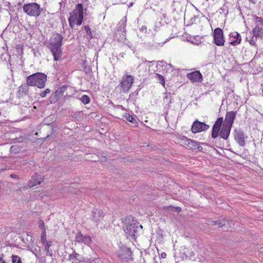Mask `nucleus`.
Wrapping results in <instances>:
<instances>
[{
	"label": "nucleus",
	"instance_id": "28",
	"mask_svg": "<svg viewBox=\"0 0 263 263\" xmlns=\"http://www.w3.org/2000/svg\"><path fill=\"white\" fill-rule=\"evenodd\" d=\"M50 92V90L49 89V88H47L44 91H42L40 93V96L42 97V98H44L46 96L47 94H48Z\"/></svg>",
	"mask_w": 263,
	"mask_h": 263
},
{
	"label": "nucleus",
	"instance_id": "7",
	"mask_svg": "<svg viewBox=\"0 0 263 263\" xmlns=\"http://www.w3.org/2000/svg\"><path fill=\"white\" fill-rule=\"evenodd\" d=\"M23 8L24 12L31 16L37 17L41 14V8L40 6L35 3L25 4Z\"/></svg>",
	"mask_w": 263,
	"mask_h": 263
},
{
	"label": "nucleus",
	"instance_id": "17",
	"mask_svg": "<svg viewBox=\"0 0 263 263\" xmlns=\"http://www.w3.org/2000/svg\"><path fill=\"white\" fill-rule=\"evenodd\" d=\"M235 139L236 140V141L240 146H243L245 145V136L243 133L241 131H235Z\"/></svg>",
	"mask_w": 263,
	"mask_h": 263
},
{
	"label": "nucleus",
	"instance_id": "37",
	"mask_svg": "<svg viewBox=\"0 0 263 263\" xmlns=\"http://www.w3.org/2000/svg\"><path fill=\"white\" fill-rule=\"evenodd\" d=\"M166 253H162L161 254V257H162V258H165V257H166Z\"/></svg>",
	"mask_w": 263,
	"mask_h": 263
},
{
	"label": "nucleus",
	"instance_id": "36",
	"mask_svg": "<svg viewBox=\"0 0 263 263\" xmlns=\"http://www.w3.org/2000/svg\"><path fill=\"white\" fill-rule=\"evenodd\" d=\"M251 3L253 4H256L258 0H249Z\"/></svg>",
	"mask_w": 263,
	"mask_h": 263
},
{
	"label": "nucleus",
	"instance_id": "8",
	"mask_svg": "<svg viewBox=\"0 0 263 263\" xmlns=\"http://www.w3.org/2000/svg\"><path fill=\"white\" fill-rule=\"evenodd\" d=\"M133 83V77L130 74L126 73L122 77L120 82L119 87H120V90L122 91L127 92L132 88Z\"/></svg>",
	"mask_w": 263,
	"mask_h": 263
},
{
	"label": "nucleus",
	"instance_id": "20",
	"mask_svg": "<svg viewBox=\"0 0 263 263\" xmlns=\"http://www.w3.org/2000/svg\"><path fill=\"white\" fill-rule=\"evenodd\" d=\"M232 221H230L227 219H223L222 220H219L217 221H214L213 225H218L219 227L222 228L224 227H230L235 228L234 227L231 226Z\"/></svg>",
	"mask_w": 263,
	"mask_h": 263
},
{
	"label": "nucleus",
	"instance_id": "5",
	"mask_svg": "<svg viewBox=\"0 0 263 263\" xmlns=\"http://www.w3.org/2000/svg\"><path fill=\"white\" fill-rule=\"evenodd\" d=\"M124 231L127 238L134 240L139 231V223L131 217L130 218H128V221L125 223Z\"/></svg>",
	"mask_w": 263,
	"mask_h": 263
},
{
	"label": "nucleus",
	"instance_id": "22",
	"mask_svg": "<svg viewBox=\"0 0 263 263\" xmlns=\"http://www.w3.org/2000/svg\"><path fill=\"white\" fill-rule=\"evenodd\" d=\"M42 181V176L36 174L32 178V180L29 183V187L34 186L36 185V184H40Z\"/></svg>",
	"mask_w": 263,
	"mask_h": 263
},
{
	"label": "nucleus",
	"instance_id": "41",
	"mask_svg": "<svg viewBox=\"0 0 263 263\" xmlns=\"http://www.w3.org/2000/svg\"><path fill=\"white\" fill-rule=\"evenodd\" d=\"M133 3H131L130 4V5H129V7L132 6H133Z\"/></svg>",
	"mask_w": 263,
	"mask_h": 263
},
{
	"label": "nucleus",
	"instance_id": "23",
	"mask_svg": "<svg viewBox=\"0 0 263 263\" xmlns=\"http://www.w3.org/2000/svg\"><path fill=\"white\" fill-rule=\"evenodd\" d=\"M155 78L160 84H161L163 86H165V80L163 76L156 73Z\"/></svg>",
	"mask_w": 263,
	"mask_h": 263
},
{
	"label": "nucleus",
	"instance_id": "43",
	"mask_svg": "<svg viewBox=\"0 0 263 263\" xmlns=\"http://www.w3.org/2000/svg\"><path fill=\"white\" fill-rule=\"evenodd\" d=\"M13 146L11 147V149H12L13 148Z\"/></svg>",
	"mask_w": 263,
	"mask_h": 263
},
{
	"label": "nucleus",
	"instance_id": "34",
	"mask_svg": "<svg viewBox=\"0 0 263 263\" xmlns=\"http://www.w3.org/2000/svg\"><path fill=\"white\" fill-rule=\"evenodd\" d=\"M45 251H46V254L47 256H52V254L51 252H50V250H46Z\"/></svg>",
	"mask_w": 263,
	"mask_h": 263
},
{
	"label": "nucleus",
	"instance_id": "6",
	"mask_svg": "<svg viewBox=\"0 0 263 263\" xmlns=\"http://www.w3.org/2000/svg\"><path fill=\"white\" fill-rule=\"evenodd\" d=\"M73 91V88L70 85H63L59 87L51 96L50 102L53 103L57 102L64 94L65 96H70Z\"/></svg>",
	"mask_w": 263,
	"mask_h": 263
},
{
	"label": "nucleus",
	"instance_id": "27",
	"mask_svg": "<svg viewBox=\"0 0 263 263\" xmlns=\"http://www.w3.org/2000/svg\"><path fill=\"white\" fill-rule=\"evenodd\" d=\"M12 263H22L21 258L16 255H13L12 257Z\"/></svg>",
	"mask_w": 263,
	"mask_h": 263
},
{
	"label": "nucleus",
	"instance_id": "16",
	"mask_svg": "<svg viewBox=\"0 0 263 263\" xmlns=\"http://www.w3.org/2000/svg\"><path fill=\"white\" fill-rule=\"evenodd\" d=\"M130 253L131 252L128 248L123 247L121 248L120 250L118 251V255L122 259L124 260V259H128L130 256Z\"/></svg>",
	"mask_w": 263,
	"mask_h": 263
},
{
	"label": "nucleus",
	"instance_id": "1",
	"mask_svg": "<svg viewBox=\"0 0 263 263\" xmlns=\"http://www.w3.org/2000/svg\"><path fill=\"white\" fill-rule=\"evenodd\" d=\"M234 118L235 116H226L223 120V117L218 118L213 126L212 138L215 139L219 136L224 140H227L230 136Z\"/></svg>",
	"mask_w": 263,
	"mask_h": 263
},
{
	"label": "nucleus",
	"instance_id": "25",
	"mask_svg": "<svg viewBox=\"0 0 263 263\" xmlns=\"http://www.w3.org/2000/svg\"><path fill=\"white\" fill-rule=\"evenodd\" d=\"M84 29L86 31L87 34L89 36V39H91L93 38L92 32L90 28L88 25H85L84 26Z\"/></svg>",
	"mask_w": 263,
	"mask_h": 263
},
{
	"label": "nucleus",
	"instance_id": "30",
	"mask_svg": "<svg viewBox=\"0 0 263 263\" xmlns=\"http://www.w3.org/2000/svg\"><path fill=\"white\" fill-rule=\"evenodd\" d=\"M44 245L45 250H50V247L51 246V242L49 241H46L44 243H42Z\"/></svg>",
	"mask_w": 263,
	"mask_h": 263
},
{
	"label": "nucleus",
	"instance_id": "32",
	"mask_svg": "<svg viewBox=\"0 0 263 263\" xmlns=\"http://www.w3.org/2000/svg\"><path fill=\"white\" fill-rule=\"evenodd\" d=\"M255 21L259 23L260 25H263V19L260 17L256 16Z\"/></svg>",
	"mask_w": 263,
	"mask_h": 263
},
{
	"label": "nucleus",
	"instance_id": "26",
	"mask_svg": "<svg viewBox=\"0 0 263 263\" xmlns=\"http://www.w3.org/2000/svg\"><path fill=\"white\" fill-rule=\"evenodd\" d=\"M46 231H43L41 236V241L42 243H44L46 241Z\"/></svg>",
	"mask_w": 263,
	"mask_h": 263
},
{
	"label": "nucleus",
	"instance_id": "29",
	"mask_svg": "<svg viewBox=\"0 0 263 263\" xmlns=\"http://www.w3.org/2000/svg\"><path fill=\"white\" fill-rule=\"evenodd\" d=\"M126 119L128 121L132 123L133 124H137V123L136 120L134 117V116H126Z\"/></svg>",
	"mask_w": 263,
	"mask_h": 263
},
{
	"label": "nucleus",
	"instance_id": "31",
	"mask_svg": "<svg viewBox=\"0 0 263 263\" xmlns=\"http://www.w3.org/2000/svg\"><path fill=\"white\" fill-rule=\"evenodd\" d=\"M39 227L43 231H46L44 222L43 220H40L39 222Z\"/></svg>",
	"mask_w": 263,
	"mask_h": 263
},
{
	"label": "nucleus",
	"instance_id": "42",
	"mask_svg": "<svg viewBox=\"0 0 263 263\" xmlns=\"http://www.w3.org/2000/svg\"><path fill=\"white\" fill-rule=\"evenodd\" d=\"M3 171V170H0V173Z\"/></svg>",
	"mask_w": 263,
	"mask_h": 263
},
{
	"label": "nucleus",
	"instance_id": "13",
	"mask_svg": "<svg viewBox=\"0 0 263 263\" xmlns=\"http://www.w3.org/2000/svg\"><path fill=\"white\" fill-rule=\"evenodd\" d=\"M209 125L203 122L195 121L192 125V130L194 133H197L208 129Z\"/></svg>",
	"mask_w": 263,
	"mask_h": 263
},
{
	"label": "nucleus",
	"instance_id": "9",
	"mask_svg": "<svg viewBox=\"0 0 263 263\" xmlns=\"http://www.w3.org/2000/svg\"><path fill=\"white\" fill-rule=\"evenodd\" d=\"M213 43L218 46H222L225 43L223 30L219 27L216 28L213 32Z\"/></svg>",
	"mask_w": 263,
	"mask_h": 263
},
{
	"label": "nucleus",
	"instance_id": "21",
	"mask_svg": "<svg viewBox=\"0 0 263 263\" xmlns=\"http://www.w3.org/2000/svg\"><path fill=\"white\" fill-rule=\"evenodd\" d=\"M103 212L101 210L96 209L92 212V219L98 222L103 219Z\"/></svg>",
	"mask_w": 263,
	"mask_h": 263
},
{
	"label": "nucleus",
	"instance_id": "38",
	"mask_svg": "<svg viewBox=\"0 0 263 263\" xmlns=\"http://www.w3.org/2000/svg\"><path fill=\"white\" fill-rule=\"evenodd\" d=\"M10 177L12 178H16V175L14 174H12L10 175Z\"/></svg>",
	"mask_w": 263,
	"mask_h": 263
},
{
	"label": "nucleus",
	"instance_id": "33",
	"mask_svg": "<svg viewBox=\"0 0 263 263\" xmlns=\"http://www.w3.org/2000/svg\"><path fill=\"white\" fill-rule=\"evenodd\" d=\"M254 37H252V39L249 41V43L250 45H254L255 44V41L256 40L254 39Z\"/></svg>",
	"mask_w": 263,
	"mask_h": 263
},
{
	"label": "nucleus",
	"instance_id": "11",
	"mask_svg": "<svg viewBox=\"0 0 263 263\" xmlns=\"http://www.w3.org/2000/svg\"><path fill=\"white\" fill-rule=\"evenodd\" d=\"M186 77L192 83H201L203 80L202 74L198 70L187 73Z\"/></svg>",
	"mask_w": 263,
	"mask_h": 263
},
{
	"label": "nucleus",
	"instance_id": "3",
	"mask_svg": "<svg viewBox=\"0 0 263 263\" xmlns=\"http://www.w3.org/2000/svg\"><path fill=\"white\" fill-rule=\"evenodd\" d=\"M83 6L82 4H78L75 9L70 13L69 17L68 19L69 26L73 29L74 26H80L82 24L83 20Z\"/></svg>",
	"mask_w": 263,
	"mask_h": 263
},
{
	"label": "nucleus",
	"instance_id": "39",
	"mask_svg": "<svg viewBox=\"0 0 263 263\" xmlns=\"http://www.w3.org/2000/svg\"><path fill=\"white\" fill-rule=\"evenodd\" d=\"M169 116H165V119L166 122H168V120L169 119Z\"/></svg>",
	"mask_w": 263,
	"mask_h": 263
},
{
	"label": "nucleus",
	"instance_id": "19",
	"mask_svg": "<svg viewBox=\"0 0 263 263\" xmlns=\"http://www.w3.org/2000/svg\"><path fill=\"white\" fill-rule=\"evenodd\" d=\"M253 36L257 39H262L263 38V28L256 26L252 30Z\"/></svg>",
	"mask_w": 263,
	"mask_h": 263
},
{
	"label": "nucleus",
	"instance_id": "15",
	"mask_svg": "<svg viewBox=\"0 0 263 263\" xmlns=\"http://www.w3.org/2000/svg\"><path fill=\"white\" fill-rule=\"evenodd\" d=\"M68 258L69 260L71 261L72 263H79L81 262L90 263L89 260H85L83 257L77 253L75 251H73L72 254H69Z\"/></svg>",
	"mask_w": 263,
	"mask_h": 263
},
{
	"label": "nucleus",
	"instance_id": "10",
	"mask_svg": "<svg viewBox=\"0 0 263 263\" xmlns=\"http://www.w3.org/2000/svg\"><path fill=\"white\" fill-rule=\"evenodd\" d=\"M182 144L186 145L188 148L192 149H197L198 151H202L203 149L201 146L198 145L196 141L188 139L185 137L183 136L181 138V140L180 141Z\"/></svg>",
	"mask_w": 263,
	"mask_h": 263
},
{
	"label": "nucleus",
	"instance_id": "40",
	"mask_svg": "<svg viewBox=\"0 0 263 263\" xmlns=\"http://www.w3.org/2000/svg\"><path fill=\"white\" fill-rule=\"evenodd\" d=\"M142 228H143V227H142L141 225H139V229H142Z\"/></svg>",
	"mask_w": 263,
	"mask_h": 263
},
{
	"label": "nucleus",
	"instance_id": "4",
	"mask_svg": "<svg viewBox=\"0 0 263 263\" xmlns=\"http://www.w3.org/2000/svg\"><path fill=\"white\" fill-rule=\"evenodd\" d=\"M46 81L47 76L45 74L37 72L28 76L26 79V83L30 86H36L39 88H43L45 85Z\"/></svg>",
	"mask_w": 263,
	"mask_h": 263
},
{
	"label": "nucleus",
	"instance_id": "18",
	"mask_svg": "<svg viewBox=\"0 0 263 263\" xmlns=\"http://www.w3.org/2000/svg\"><path fill=\"white\" fill-rule=\"evenodd\" d=\"M29 85L27 84H22L20 86L17 88V91L16 92L17 96L19 98L23 97L25 96L29 90Z\"/></svg>",
	"mask_w": 263,
	"mask_h": 263
},
{
	"label": "nucleus",
	"instance_id": "35",
	"mask_svg": "<svg viewBox=\"0 0 263 263\" xmlns=\"http://www.w3.org/2000/svg\"><path fill=\"white\" fill-rule=\"evenodd\" d=\"M169 96L170 97V93H168V94H166L165 97L164 98V101L166 99L167 100V99L168 98Z\"/></svg>",
	"mask_w": 263,
	"mask_h": 263
},
{
	"label": "nucleus",
	"instance_id": "14",
	"mask_svg": "<svg viewBox=\"0 0 263 263\" xmlns=\"http://www.w3.org/2000/svg\"><path fill=\"white\" fill-rule=\"evenodd\" d=\"M75 241L78 243H83L88 246L91 243L92 239L89 236L83 235L81 233H79L76 236Z\"/></svg>",
	"mask_w": 263,
	"mask_h": 263
},
{
	"label": "nucleus",
	"instance_id": "24",
	"mask_svg": "<svg viewBox=\"0 0 263 263\" xmlns=\"http://www.w3.org/2000/svg\"><path fill=\"white\" fill-rule=\"evenodd\" d=\"M80 100L84 104H87L89 103L90 101L89 96L85 95H83L81 97Z\"/></svg>",
	"mask_w": 263,
	"mask_h": 263
},
{
	"label": "nucleus",
	"instance_id": "12",
	"mask_svg": "<svg viewBox=\"0 0 263 263\" xmlns=\"http://www.w3.org/2000/svg\"><path fill=\"white\" fill-rule=\"evenodd\" d=\"M230 42L229 44L235 46L241 43V37L237 31L230 32L229 35Z\"/></svg>",
	"mask_w": 263,
	"mask_h": 263
},
{
	"label": "nucleus",
	"instance_id": "2",
	"mask_svg": "<svg viewBox=\"0 0 263 263\" xmlns=\"http://www.w3.org/2000/svg\"><path fill=\"white\" fill-rule=\"evenodd\" d=\"M63 36L59 33H55L50 37L47 47L50 49L54 61H59L62 56Z\"/></svg>",
	"mask_w": 263,
	"mask_h": 263
}]
</instances>
